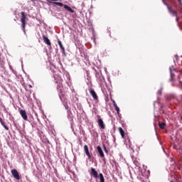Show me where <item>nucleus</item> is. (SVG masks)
Wrapping results in <instances>:
<instances>
[{
  "instance_id": "c756f323",
  "label": "nucleus",
  "mask_w": 182,
  "mask_h": 182,
  "mask_svg": "<svg viewBox=\"0 0 182 182\" xmlns=\"http://www.w3.org/2000/svg\"><path fill=\"white\" fill-rule=\"evenodd\" d=\"M112 103L114 104V103H116V101H114V100H112Z\"/></svg>"
},
{
  "instance_id": "2f4dec72",
  "label": "nucleus",
  "mask_w": 182,
  "mask_h": 182,
  "mask_svg": "<svg viewBox=\"0 0 182 182\" xmlns=\"http://www.w3.org/2000/svg\"><path fill=\"white\" fill-rule=\"evenodd\" d=\"M103 161H106V159H103Z\"/></svg>"
},
{
  "instance_id": "6e6552de",
  "label": "nucleus",
  "mask_w": 182,
  "mask_h": 182,
  "mask_svg": "<svg viewBox=\"0 0 182 182\" xmlns=\"http://www.w3.org/2000/svg\"><path fill=\"white\" fill-rule=\"evenodd\" d=\"M58 43L62 50L63 55H64V56H66V51H65V47H63V45L62 44V41H60V40H58Z\"/></svg>"
},
{
  "instance_id": "dca6fc26",
  "label": "nucleus",
  "mask_w": 182,
  "mask_h": 182,
  "mask_svg": "<svg viewBox=\"0 0 182 182\" xmlns=\"http://www.w3.org/2000/svg\"><path fill=\"white\" fill-rule=\"evenodd\" d=\"M159 127L160 129H165L166 128V123L159 122Z\"/></svg>"
},
{
  "instance_id": "4468645a",
  "label": "nucleus",
  "mask_w": 182,
  "mask_h": 182,
  "mask_svg": "<svg viewBox=\"0 0 182 182\" xmlns=\"http://www.w3.org/2000/svg\"><path fill=\"white\" fill-rule=\"evenodd\" d=\"M113 106L115 108V110H116L117 114H120V108H119V107L117 106V104L116 102H114Z\"/></svg>"
},
{
  "instance_id": "bb28decb",
  "label": "nucleus",
  "mask_w": 182,
  "mask_h": 182,
  "mask_svg": "<svg viewBox=\"0 0 182 182\" xmlns=\"http://www.w3.org/2000/svg\"><path fill=\"white\" fill-rule=\"evenodd\" d=\"M65 107L66 110H68V109H69V106H68V105H65Z\"/></svg>"
},
{
  "instance_id": "a878e982",
  "label": "nucleus",
  "mask_w": 182,
  "mask_h": 182,
  "mask_svg": "<svg viewBox=\"0 0 182 182\" xmlns=\"http://www.w3.org/2000/svg\"><path fill=\"white\" fill-rule=\"evenodd\" d=\"M178 1L179 2L180 5H182V0H178Z\"/></svg>"
},
{
  "instance_id": "6ab92c4d",
  "label": "nucleus",
  "mask_w": 182,
  "mask_h": 182,
  "mask_svg": "<svg viewBox=\"0 0 182 182\" xmlns=\"http://www.w3.org/2000/svg\"><path fill=\"white\" fill-rule=\"evenodd\" d=\"M100 182H105V177L103 176V173H100Z\"/></svg>"
},
{
  "instance_id": "473e14b6",
  "label": "nucleus",
  "mask_w": 182,
  "mask_h": 182,
  "mask_svg": "<svg viewBox=\"0 0 182 182\" xmlns=\"http://www.w3.org/2000/svg\"><path fill=\"white\" fill-rule=\"evenodd\" d=\"M60 93H62V90L61 89L60 90Z\"/></svg>"
},
{
  "instance_id": "1a4fd4ad",
  "label": "nucleus",
  "mask_w": 182,
  "mask_h": 182,
  "mask_svg": "<svg viewBox=\"0 0 182 182\" xmlns=\"http://www.w3.org/2000/svg\"><path fill=\"white\" fill-rule=\"evenodd\" d=\"M90 93L93 99H95V100H97L99 99V97H97V94H96V92L94 91V90L90 89Z\"/></svg>"
},
{
  "instance_id": "393cba45",
  "label": "nucleus",
  "mask_w": 182,
  "mask_h": 182,
  "mask_svg": "<svg viewBox=\"0 0 182 182\" xmlns=\"http://www.w3.org/2000/svg\"><path fill=\"white\" fill-rule=\"evenodd\" d=\"M181 6L180 7V12L182 14V4L181 5Z\"/></svg>"
},
{
  "instance_id": "f8f14e48",
  "label": "nucleus",
  "mask_w": 182,
  "mask_h": 182,
  "mask_svg": "<svg viewBox=\"0 0 182 182\" xmlns=\"http://www.w3.org/2000/svg\"><path fill=\"white\" fill-rule=\"evenodd\" d=\"M91 174L94 177V178H97V177H99L97 171L94 168H91Z\"/></svg>"
},
{
  "instance_id": "423d86ee",
  "label": "nucleus",
  "mask_w": 182,
  "mask_h": 182,
  "mask_svg": "<svg viewBox=\"0 0 182 182\" xmlns=\"http://www.w3.org/2000/svg\"><path fill=\"white\" fill-rule=\"evenodd\" d=\"M43 41L48 46H52V43H50V40H49V38L46 37V36L43 35Z\"/></svg>"
},
{
  "instance_id": "9d476101",
  "label": "nucleus",
  "mask_w": 182,
  "mask_h": 182,
  "mask_svg": "<svg viewBox=\"0 0 182 182\" xmlns=\"http://www.w3.org/2000/svg\"><path fill=\"white\" fill-rule=\"evenodd\" d=\"M84 150L86 156H87L88 159H92V156L90 155V152H89V147L87 145L84 146Z\"/></svg>"
},
{
  "instance_id": "7ed1b4c3",
  "label": "nucleus",
  "mask_w": 182,
  "mask_h": 182,
  "mask_svg": "<svg viewBox=\"0 0 182 182\" xmlns=\"http://www.w3.org/2000/svg\"><path fill=\"white\" fill-rule=\"evenodd\" d=\"M54 79L55 83H58V89L63 87V84L62 83V82H63V80L62 79L61 76H59L58 75H54Z\"/></svg>"
},
{
  "instance_id": "20e7f679",
  "label": "nucleus",
  "mask_w": 182,
  "mask_h": 182,
  "mask_svg": "<svg viewBox=\"0 0 182 182\" xmlns=\"http://www.w3.org/2000/svg\"><path fill=\"white\" fill-rule=\"evenodd\" d=\"M13 177L16 178V180H21V176H19V172L16 169H13L11 171Z\"/></svg>"
},
{
  "instance_id": "412c9836",
  "label": "nucleus",
  "mask_w": 182,
  "mask_h": 182,
  "mask_svg": "<svg viewBox=\"0 0 182 182\" xmlns=\"http://www.w3.org/2000/svg\"><path fill=\"white\" fill-rule=\"evenodd\" d=\"M104 151L107 154L109 153V151L107 150V148H106V146L104 145Z\"/></svg>"
},
{
  "instance_id": "f257e3e1",
  "label": "nucleus",
  "mask_w": 182,
  "mask_h": 182,
  "mask_svg": "<svg viewBox=\"0 0 182 182\" xmlns=\"http://www.w3.org/2000/svg\"><path fill=\"white\" fill-rule=\"evenodd\" d=\"M46 1L50 4H53L54 5H58V6H63L64 9H65V11H68V12H70V14H75V10L72 9L70 6L66 4H63V3H60V2H56L57 1H59V0H46Z\"/></svg>"
},
{
  "instance_id": "cd10ccee",
  "label": "nucleus",
  "mask_w": 182,
  "mask_h": 182,
  "mask_svg": "<svg viewBox=\"0 0 182 182\" xmlns=\"http://www.w3.org/2000/svg\"><path fill=\"white\" fill-rule=\"evenodd\" d=\"M178 17L176 16V22H178Z\"/></svg>"
},
{
  "instance_id": "0eeeda50",
  "label": "nucleus",
  "mask_w": 182,
  "mask_h": 182,
  "mask_svg": "<svg viewBox=\"0 0 182 182\" xmlns=\"http://www.w3.org/2000/svg\"><path fill=\"white\" fill-rule=\"evenodd\" d=\"M20 114L23 120H28V115L26 114V111H25V109H21Z\"/></svg>"
},
{
  "instance_id": "9b49d317",
  "label": "nucleus",
  "mask_w": 182,
  "mask_h": 182,
  "mask_svg": "<svg viewBox=\"0 0 182 182\" xmlns=\"http://www.w3.org/2000/svg\"><path fill=\"white\" fill-rule=\"evenodd\" d=\"M97 150L102 159H105V153H103V150L102 149V147L100 146H97Z\"/></svg>"
},
{
  "instance_id": "4be33fe9",
  "label": "nucleus",
  "mask_w": 182,
  "mask_h": 182,
  "mask_svg": "<svg viewBox=\"0 0 182 182\" xmlns=\"http://www.w3.org/2000/svg\"><path fill=\"white\" fill-rule=\"evenodd\" d=\"M173 97L171 96V95H170V96H168V97H166V100H171V99H173Z\"/></svg>"
},
{
  "instance_id": "c85d7f7f",
  "label": "nucleus",
  "mask_w": 182,
  "mask_h": 182,
  "mask_svg": "<svg viewBox=\"0 0 182 182\" xmlns=\"http://www.w3.org/2000/svg\"><path fill=\"white\" fill-rule=\"evenodd\" d=\"M59 97L60 99H62V94H59Z\"/></svg>"
},
{
  "instance_id": "aec40b11",
  "label": "nucleus",
  "mask_w": 182,
  "mask_h": 182,
  "mask_svg": "<svg viewBox=\"0 0 182 182\" xmlns=\"http://www.w3.org/2000/svg\"><path fill=\"white\" fill-rule=\"evenodd\" d=\"M1 126H3V127H4V129H6V130H9V127H8V126H6V124H5V122H3V123H1Z\"/></svg>"
},
{
  "instance_id": "a211bd4d",
  "label": "nucleus",
  "mask_w": 182,
  "mask_h": 182,
  "mask_svg": "<svg viewBox=\"0 0 182 182\" xmlns=\"http://www.w3.org/2000/svg\"><path fill=\"white\" fill-rule=\"evenodd\" d=\"M179 76H178V80L179 83L181 85L182 84V70L179 71Z\"/></svg>"
},
{
  "instance_id": "7c9ffc66",
  "label": "nucleus",
  "mask_w": 182,
  "mask_h": 182,
  "mask_svg": "<svg viewBox=\"0 0 182 182\" xmlns=\"http://www.w3.org/2000/svg\"><path fill=\"white\" fill-rule=\"evenodd\" d=\"M28 86H29V87H32V85H29Z\"/></svg>"
},
{
  "instance_id": "f3484780",
  "label": "nucleus",
  "mask_w": 182,
  "mask_h": 182,
  "mask_svg": "<svg viewBox=\"0 0 182 182\" xmlns=\"http://www.w3.org/2000/svg\"><path fill=\"white\" fill-rule=\"evenodd\" d=\"M125 144L127 146H129V147H130L132 146V141H130V139L127 138L126 140H125Z\"/></svg>"
},
{
  "instance_id": "ddd939ff",
  "label": "nucleus",
  "mask_w": 182,
  "mask_h": 182,
  "mask_svg": "<svg viewBox=\"0 0 182 182\" xmlns=\"http://www.w3.org/2000/svg\"><path fill=\"white\" fill-rule=\"evenodd\" d=\"M168 10L169 11L170 14L173 15V16H177V11L173 10V8L167 6Z\"/></svg>"
},
{
  "instance_id": "f03ea898",
  "label": "nucleus",
  "mask_w": 182,
  "mask_h": 182,
  "mask_svg": "<svg viewBox=\"0 0 182 182\" xmlns=\"http://www.w3.org/2000/svg\"><path fill=\"white\" fill-rule=\"evenodd\" d=\"M21 26H22V29L24 33H26V31H25L26 28V14H25V11H22L21 13Z\"/></svg>"
},
{
  "instance_id": "72a5a7b5",
  "label": "nucleus",
  "mask_w": 182,
  "mask_h": 182,
  "mask_svg": "<svg viewBox=\"0 0 182 182\" xmlns=\"http://www.w3.org/2000/svg\"><path fill=\"white\" fill-rule=\"evenodd\" d=\"M181 120H182V117H181Z\"/></svg>"
},
{
  "instance_id": "39448f33",
  "label": "nucleus",
  "mask_w": 182,
  "mask_h": 182,
  "mask_svg": "<svg viewBox=\"0 0 182 182\" xmlns=\"http://www.w3.org/2000/svg\"><path fill=\"white\" fill-rule=\"evenodd\" d=\"M97 124L98 126H100V129H102V130H105V129H106V125H105V122H103V119H102L101 118L98 119Z\"/></svg>"
},
{
  "instance_id": "b1692460",
  "label": "nucleus",
  "mask_w": 182,
  "mask_h": 182,
  "mask_svg": "<svg viewBox=\"0 0 182 182\" xmlns=\"http://www.w3.org/2000/svg\"><path fill=\"white\" fill-rule=\"evenodd\" d=\"M4 122V119H2V117H0V123H3Z\"/></svg>"
},
{
  "instance_id": "5701e85b",
  "label": "nucleus",
  "mask_w": 182,
  "mask_h": 182,
  "mask_svg": "<svg viewBox=\"0 0 182 182\" xmlns=\"http://www.w3.org/2000/svg\"><path fill=\"white\" fill-rule=\"evenodd\" d=\"M174 75H173V73H171V80H173Z\"/></svg>"
},
{
  "instance_id": "2eb2a0df",
  "label": "nucleus",
  "mask_w": 182,
  "mask_h": 182,
  "mask_svg": "<svg viewBox=\"0 0 182 182\" xmlns=\"http://www.w3.org/2000/svg\"><path fill=\"white\" fill-rule=\"evenodd\" d=\"M119 132L122 137V139H124V131L123 130L122 127L119 128Z\"/></svg>"
}]
</instances>
